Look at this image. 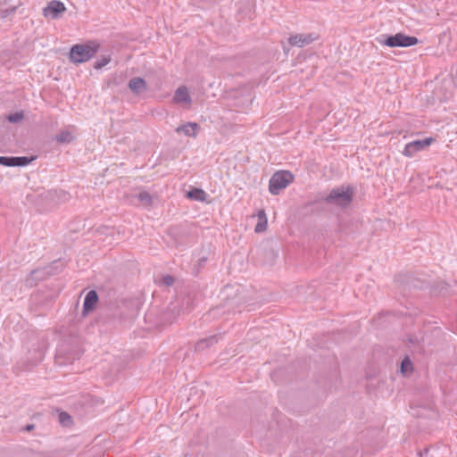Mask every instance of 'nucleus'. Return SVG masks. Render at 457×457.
Here are the masks:
<instances>
[{"label": "nucleus", "instance_id": "nucleus-1", "mask_svg": "<svg viewBox=\"0 0 457 457\" xmlns=\"http://www.w3.org/2000/svg\"><path fill=\"white\" fill-rule=\"evenodd\" d=\"M99 44L88 42L87 44H77L70 51V60L74 63L87 62L97 53Z\"/></svg>", "mask_w": 457, "mask_h": 457}, {"label": "nucleus", "instance_id": "nucleus-2", "mask_svg": "<svg viewBox=\"0 0 457 457\" xmlns=\"http://www.w3.org/2000/svg\"><path fill=\"white\" fill-rule=\"evenodd\" d=\"M353 194V189L349 187H336L324 197V202L330 205L345 208L351 204Z\"/></svg>", "mask_w": 457, "mask_h": 457}, {"label": "nucleus", "instance_id": "nucleus-3", "mask_svg": "<svg viewBox=\"0 0 457 457\" xmlns=\"http://www.w3.org/2000/svg\"><path fill=\"white\" fill-rule=\"evenodd\" d=\"M377 41L388 47H408L418 44L419 39L416 37L407 36L403 33L386 36L381 35L377 37Z\"/></svg>", "mask_w": 457, "mask_h": 457}, {"label": "nucleus", "instance_id": "nucleus-4", "mask_svg": "<svg viewBox=\"0 0 457 457\" xmlns=\"http://www.w3.org/2000/svg\"><path fill=\"white\" fill-rule=\"evenodd\" d=\"M294 180L291 172L281 170L274 173L270 179L269 190L272 195H278L280 190L286 188Z\"/></svg>", "mask_w": 457, "mask_h": 457}, {"label": "nucleus", "instance_id": "nucleus-5", "mask_svg": "<svg viewBox=\"0 0 457 457\" xmlns=\"http://www.w3.org/2000/svg\"><path fill=\"white\" fill-rule=\"evenodd\" d=\"M433 141L434 139L432 137L411 141L405 145L403 154L406 157H412L417 152L422 151L429 146Z\"/></svg>", "mask_w": 457, "mask_h": 457}, {"label": "nucleus", "instance_id": "nucleus-6", "mask_svg": "<svg viewBox=\"0 0 457 457\" xmlns=\"http://www.w3.org/2000/svg\"><path fill=\"white\" fill-rule=\"evenodd\" d=\"M319 35L316 33L291 35L288 42L292 46L303 47L317 40Z\"/></svg>", "mask_w": 457, "mask_h": 457}, {"label": "nucleus", "instance_id": "nucleus-7", "mask_svg": "<svg viewBox=\"0 0 457 457\" xmlns=\"http://www.w3.org/2000/svg\"><path fill=\"white\" fill-rule=\"evenodd\" d=\"M36 157H27V156H19V157H8V156H0V164L6 167H21L27 166L32 161L35 160Z\"/></svg>", "mask_w": 457, "mask_h": 457}, {"label": "nucleus", "instance_id": "nucleus-8", "mask_svg": "<svg viewBox=\"0 0 457 457\" xmlns=\"http://www.w3.org/2000/svg\"><path fill=\"white\" fill-rule=\"evenodd\" d=\"M65 10L66 7L62 2L52 0L48 3L47 6L43 9V14L45 17L56 19L61 13L64 12Z\"/></svg>", "mask_w": 457, "mask_h": 457}, {"label": "nucleus", "instance_id": "nucleus-9", "mask_svg": "<svg viewBox=\"0 0 457 457\" xmlns=\"http://www.w3.org/2000/svg\"><path fill=\"white\" fill-rule=\"evenodd\" d=\"M98 302V295L97 293L95 290L89 291L83 303V310H82V315L86 316L87 313L92 312L96 306V304Z\"/></svg>", "mask_w": 457, "mask_h": 457}, {"label": "nucleus", "instance_id": "nucleus-10", "mask_svg": "<svg viewBox=\"0 0 457 457\" xmlns=\"http://www.w3.org/2000/svg\"><path fill=\"white\" fill-rule=\"evenodd\" d=\"M200 127L196 122H187L179 126L175 130L177 133H183L185 136L195 137Z\"/></svg>", "mask_w": 457, "mask_h": 457}, {"label": "nucleus", "instance_id": "nucleus-11", "mask_svg": "<svg viewBox=\"0 0 457 457\" xmlns=\"http://www.w3.org/2000/svg\"><path fill=\"white\" fill-rule=\"evenodd\" d=\"M129 87L135 94H139L147 88L145 79L139 77L131 79L129 82Z\"/></svg>", "mask_w": 457, "mask_h": 457}, {"label": "nucleus", "instance_id": "nucleus-12", "mask_svg": "<svg viewBox=\"0 0 457 457\" xmlns=\"http://www.w3.org/2000/svg\"><path fill=\"white\" fill-rule=\"evenodd\" d=\"M173 99L176 103H179V104H182V103L190 104L191 103V98L189 96L188 90L186 87H179L175 91Z\"/></svg>", "mask_w": 457, "mask_h": 457}, {"label": "nucleus", "instance_id": "nucleus-13", "mask_svg": "<svg viewBox=\"0 0 457 457\" xmlns=\"http://www.w3.org/2000/svg\"><path fill=\"white\" fill-rule=\"evenodd\" d=\"M75 139V137L71 133V131L68 129L62 130L60 133L56 134L54 137V140H55L59 144H70Z\"/></svg>", "mask_w": 457, "mask_h": 457}, {"label": "nucleus", "instance_id": "nucleus-14", "mask_svg": "<svg viewBox=\"0 0 457 457\" xmlns=\"http://www.w3.org/2000/svg\"><path fill=\"white\" fill-rule=\"evenodd\" d=\"M219 340L218 335L211 336L207 338L202 339L198 341L195 345V350L196 351H203L206 348H208L210 345H212L213 344H216Z\"/></svg>", "mask_w": 457, "mask_h": 457}, {"label": "nucleus", "instance_id": "nucleus-15", "mask_svg": "<svg viewBox=\"0 0 457 457\" xmlns=\"http://www.w3.org/2000/svg\"><path fill=\"white\" fill-rule=\"evenodd\" d=\"M187 197L195 201L204 202L206 200V193L200 188H193L187 194Z\"/></svg>", "mask_w": 457, "mask_h": 457}, {"label": "nucleus", "instance_id": "nucleus-16", "mask_svg": "<svg viewBox=\"0 0 457 457\" xmlns=\"http://www.w3.org/2000/svg\"><path fill=\"white\" fill-rule=\"evenodd\" d=\"M145 206H150L153 203L152 195L146 191H141L135 195Z\"/></svg>", "mask_w": 457, "mask_h": 457}, {"label": "nucleus", "instance_id": "nucleus-17", "mask_svg": "<svg viewBox=\"0 0 457 457\" xmlns=\"http://www.w3.org/2000/svg\"><path fill=\"white\" fill-rule=\"evenodd\" d=\"M111 62V55L101 56L94 64L96 70L102 69Z\"/></svg>", "mask_w": 457, "mask_h": 457}, {"label": "nucleus", "instance_id": "nucleus-18", "mask_svg": "<svg viewBox=\"0 0 457 457\" xmlns=\"http://www.w3.org/2000/svg\"><path fill=\"white\" fill-rule=\"evenodd\" d=\"M412 370V363L409 358H405L403 360L401 363V371L403 374H407Z\"/></svg>", "mask_w": 457, "mask_h": 457}, {"label": "nucleus", "instance_id": "nucleus-19", "mask_svg": "<svg viewBox=\"0 0 457 457\" xmlns=\"http://www.w3.org/2000/svg\"><path fill=\"white\" fill-rule=\"evenodd\" d=\"M41 272H42V270H32L30 272L29 276L26 279V285L28 287H33L36 284L34 277L36 275H37L38 273H41Z\"/></svg>", "mask_w": 457, "mask_h": 457}, {"label": "nucleus", "instance_id": "nucleus-20", "mask_svg": "<svg viewBox=\"0 0 457 457\" xmlns=\"http://www.w3.org/2000/svg\"><path fill=\"white\" fill-rule=\"evenodd\" d=\"M59 420L62 425H68L71 422V417L67 412H61L59 414Z\"/></svg>", "mask_w": 457, "mask_h": 457}, {"label": "nucleus", "instance_id": "nucleus-21", "mask_svg": "<svg viewBox=\"0 0 457 457\" xmlns=\"http://www.w3.org/2000/svg\"><path fill=\"white\" fill-rule=\"evenodd\" d=\"M23 119V113L22 112H15L13 114L9 115L8 120L10 122H18L21 120Z\"/></svg>", "mask_w": 457, "mask_h": 457}, {"label": "nucleus", "instance_id": "nucleus-22", "mask_svg": "<svg viewBox=\"0 0 457 457\" xmlns=\"http://www.w3.org/2000/svg\"><path fill=\"white\" fill-rule=\"evenodd\" d=\"M162 282L163 285L170 287L174 283V278L170 275H165L162 277Z\"/></svg>", "mask_w": 457, "mask_h": 457}, {"label": "nucleus", "instance_id": "nucleus-23", "mask_svg": "<svg viewBox=\"0 0 457 457\" xmlns=\"http://www.w3.org/2000/svg\"><path fill=\"white\" fill-rule=\"evenodd\" d=\"M266 227H267V220H264L263 222H261V221L258 222V224L255 226L254 230H255V232L260 233V232L264 231L266 229Z\"/></svg>", "mask_w": 457, "mask_h": 457}, {"label": "nucleus", "instance_id": "nucleus-24", "mask_svg": "<svg viewBox=\"0 0 457 457\" xmlns=\"http://www.w3.org/2000/svg\"><path fill=\"white\" fill-rule=\"evenodd\" d=\"M15 10H16L15 7L11 9V10H8V9L2 10L1 12H0L1 18H3V19L6 18L10 13L13 12Z\"/></svg>", "mask_w": 457, "mask_h": 457}, {"label": "nucleus", "instance_id": "nucleus-25", "mask_svg": "<svg viewBox=\"0 0 457 457\" xmlns=\"http://www.w3.org/2000/svg\"><path fill=\"white\" fill-rule=\"evenodd\" d=\"M34 428V425L33 424H28L26 427H25V430L26 431H31L32 429Z\"/></svg>", "mask_w": 457, "mask_h": 457}, {"label": "nucleus", "instance_id": "nucleus-26", "mask_svg": "<svg viewBox=\"0 0 457 457\" xmlns=\"http://www.w3.org/2000/svg\"><path fill=\"white\" fill-rule=\"evenodd\" d=\"M428 453V449H427V448H426V449H424V451H423V452H420V453H418V456H417V457H422V456H423V454H427Z\"/></svg>", "mask_w": 457, "mask_h": 457}]
</instances>
